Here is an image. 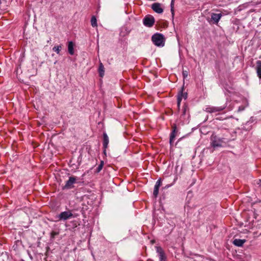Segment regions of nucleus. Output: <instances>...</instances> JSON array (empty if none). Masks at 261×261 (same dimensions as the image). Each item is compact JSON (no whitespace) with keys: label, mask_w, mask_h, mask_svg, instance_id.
<instances>
[{"label":"nucleus","mask_w":261,"mask_h":261,"mask_svg":"<svg viewBox=\"0 0 261 261\" xmlns=\"http://www.w3.org/2000/svg\"><path fill=\"white\" fill-rule=\"evenodd\" d=\"M151 40L154 45L157 46H163L165 44V39L164 36L160 33H155L152 35Z\"/></svg>","instance_id":"f257e3e1"},{"label":"nucleus","mask_w":261,"mask_h":261,"mask_svg":"<svg viewBox=\"0 0 261 261\" xmlns=\"http://www.w3.org/2000/svg\"><path fill=\"white\" fill-rule=\"evenodd\" d=\"M211 145L213 147H221L225 143L224 138H220L214 134L211 136Z\"/></svg>","instance_id":"f03ea898"},{"label":"nucleus","mask_w":261,"mask_h":261,"mask_svg":"<svg viewBox=\"0 0 261 261\" xmlns=\"http://www.w3.org/2000/svg\"><path fill=\"white\" fill-rule=\"evenodd\" d=\"M74 216L70 211L63 212L56 216V221L66 220Z\"/></svg>","instance_id":"7ed1b4c3"},{"label":"nucleus","mask_w":261,"mask_h":261,"mask_svg":"<svg viewBox=\"0 0 261 261\" xmlns=\"http://www.w3.org/2000/svg\"><path fill=\"white\" fill-rule=\"evenodd\" d=\"M184 86L180 89L177 94V108L178 110L180 109V102L182 98L186 99L188 97L187 92H184Z\"/></svg>","instance_id":"20e7f679"},{"label":"nucleus","mask_w":261,"mask_h":261,"mask_svg":"<svg viewBox=\"0 0 261 261\" xmlns=\"http://www.w3.org/2000/svg\"><path fill=\"white\" fill-rule=\"evenodd\" d=\"M143 21L145 26L150 28L153 25L155 19L152 15H148L144 17Z\"/></svg>","instance_id":"39448f33"},{"label":"nucleus","mask_w":261,"mask_h":261,"mask_svg":"<svg viewBox=\"0 0 261 261\" xmlns=\"http://www.w3.org/2000/svg\"><path fill=\"white\" fill-rule=\"evenodd\" d=\"M158 254L159 261H167V257L163 249L160 246H155Z\"/></svg>","instance_id":"423d86ee"},{"label":"nucleus","mask_w":261,"mask_h":261,"mask_svg":"<svg viewBox=\"0 0 261 261\" xmlns=\"http://www.w3.org/2000/svg\"><path fill=\"white\" fill-rule=\"evenodd\" d=\"M225 107H214V106H207L205 108V111L209 113H219L223 111L225 109Z\"/></svg>","instance_id":"0eeeda50"},{"label":"nucleus","mask_w":261,"mask_h":261,"mask_svg":"<svg viewBox=\"0 0 261 261\" xmlns=\"http://www.w3.org/2000/svg\"><path fill=\"white\" fill-rule=\"evenodd\" d=\"M178 129L177 128L176 124L174 123L172 125V132L170 135V145L172 146L174 141V140L177 135Z\"/></svg>","instance_id":"6e6552de"},{"label":"nucleus","mask_w":261,"mask_h":261,"mask_svg":"<svg viewBox=\"0 0 261 261\" xmlns=\"http://www.w3.org/2000/svg\"><path fill=\"white\" fill-rule=\"evenodd\" d=\"M76 178L74 176H70L63 187V189H70L73 188V184L75 182Z\"/></svg>","instance_id":"1a4fd4ad"},{"label":"nucleus","mask_w":261,"mask_h":261,"mask_svg":"<svg viewBox=\"0 0 261 261\" xmlns=\"http://www.w3.org/2000/svg\"><path fill=\"white\" fill-rule=\"evenodd\" d=\"M152 9L159 14H161L163 12V9L161 7V4L158 3H154L151 5Z\"/></svg>","instance_id":"9d476101"},{"label":"nucleus","mask_w":261,"mask_h":261,"mask_svg":"<svg viewBox=\"0 0 261 261\" xmlns=\"http://www.w3.org/2000/svg\"><path fill=\"white\" fill-rule=\"evenodd\" d=\"M253 233L256 236L261 235V223L255 225L253 228Z\"/></svg>","instance_id":"9b49d317"},{"label":"nucleus","mask_w":261,"mask_h":261,"mask_svg":"<svg viewBox=\"0 0 261 261\" xmlns=\"http://www.w3.org/2000/svg\"><path fill=\"white\" fill-rule=\"evenodd\" d=\"M161 184H162V181H161V179H159V180H158V181H156V182L155 184V185L154 188V190H153V195L155 197H156L159 194V189L161 185Z\"/></svg>","instance_id":"f8f14e48"},{"label":"nucleus","mask_w":261,"mask_h":261,"mask_svg":"<svg viewBox=\"0 0 261 261\" xmlns=\"http://www.w3.org/2000/svg\"><path fill=\"white\" fill-rule=\"evenodd\" d=\"M222 16L221 14L212 13L211 15V19L214 23H218Z\"/></svg>","instance_id":"ddd939ff"},{"label":"nucleus","mask_w":261,"mask_h":261,"mask_svg":"<svg viewBox=\"0 0 261 261\" xmlns=\"http://www.w3.org/2000/svg\"><path fill=\"white\" fill-rule=\"evenodd\" d=\"M109 142V137L106 133H103V148L107 149Z\"/></svg>","instance_id":"4468645a"},{"label":"nucleus","mask_w":261,"mask_h":261,"mask_svg":"<svg viewBox=\"0 0 261 261\" xmlns=\"http://www.w3.org/2000/svg\"><path fill=\"white\" fill-rule=\"evenodd\" d=\"M257 76L261 79V61L258 60L256 62V66L255 68Z\"/></svg>","instance_id":"2eb2a0df"},{"label":"nucleus","mask_w":261,"mask_h":261,"mask_svg":"<svg viewBox=\"0 0 261 261\" xmlns=\"http://www.w3.org/2000/svg\"><path fill=\"white\" fill-rule=\"evenodd\" d=\"M246 242L245 240L241 239H234L233 241V244L238 247L242 246L244 243Z\"/></svg>","instance_id":"dca6fc26"},{"label":"nucleus","mask_w":261,"mask_h":261,"mask_svg":"<svg viewBox=\"0 0 261 261\" xmlns=\"http://www.w3.org/2000/svg\"><path fill=\"white\" fill-rule=\"evenodd\" d=\"M98 73L99 76L102 77L105 75V67L101 62L99 63L98 67Z\"/></svg>","instance_id":"f3484780"},{"label":"nucleus","mask_w":261,"mask_h":261,"mask_svg":"<svg viewBox=\"0 0 261 261\" xmlns=\"http://www.w3.org/2000/svg\"><path fill=\"white\" fill-rule=\"evenodd\" d=\"M74 44L72 41L68 42V50L70 55H73L74 54Z\"/></svg>","instance_id":"a211bd4d"},{"label":"nucleus","mask_w":261,"mask_h":261,"mask_svg":"<svg viewBox=\"0 0 261 261\" xmlns=\"http://www.w3.org/2000/svg\"><path fill=\"white\" fill-rule=\"evenodd\" d=\"M189 109L188 108V105L187 103H185L182 107V115L185 116L186 115L187 112L189 113Z\"/></svg>","instance_id":"6ab92c4d"},{"label":"nucleus","mask_w":261,"mask_h":261,"mask_svg":"<svg viewBox=\"0 0 261 261\" xmlns=\"http://www.w3.org/2000/svg\"><path fill=\"white\" fill-rule=\"evenodd\" d=\"M62 49V45H59L57 46H55L53 48V50L56 53H57L58 54H60V51Z\"/></svg>","instance_id":"aec40b11"},{"label":"nucleus","mask_w":261,"mask_h":261,"mask_svg":"<svg viewBox=\"0 0 261 261\" xmlns=\"http://www.w3.org/2000/svg\"><path fill=\"white\" fill-rule=\"evenodd\" d=\"M91 25L93 27H96L97 26V19L95 16H92L91 19Z\"/></svg>","instance_id":"412c9836"},{"label":"nucleus","mask_w":261,"mask_h":261,"mask_svg":"<svg viewBox=\"0 0 261 261\" xmlns=\"http://www.w3.org/2000/svg\"><path fill=\"white\" fill-rule=\"evenodd\" d=\"M103 165H104L103 162L101 161L100 164L98 165V166L97 167V168L96 169V172L97 173L99 172L101 170V169L103 168Z\"/></svg>","instance_id":"4be33fe9"},{"label":"nucleus","mask_w":261,"mask_h":261,"mask_svg":"<svg viewBox=\"0 0 261 261\" xmlns=\"http://www.w3.org/2000/svg\"><path fill=\"white\" fill-rule=\"evenodd\" d=\"M59 234L58 232H56L55 231H52L50 233V238L52 239L55 238V237Z\"/></svg>","instance_id":"5701e85b"},{"label":"nucleus","mask_w":261,"mask_h":261,"mask_svg":"<svg viewBox=\"0 0 261 261\" xmlns=\"http://www.w3.org/2000/svg\"><path fill=\"white\" fill-rule=\"evenodd\" d=\"M171 11L172 13V17H174V7H173V0H172L171 4Z\"/></svg>","instance_id":"b1692460"},{"label":"nucleus","mask_w":261,"mask_h":261,"mask_svg":"<svg viewBox=\"0 0 261 261\" xmlns=\"http://www.w3.org/2000/svg\"><path fill=\"white\" fill-rule=\"evenodd\" d=\"M188 72L186 70H184L182 71V75L184 78H186L188 76Z\"/></svg>","instance_id":"393cba45"},{"label":"nucleus","mask_w":261,"mask_h":261,"mask_svg":"<svg viewBox=\"0 0 261 261\" xmlns=\"http://www.w3.org/2000/svg\"><path fill=\"white\" fill-rule=\"evenodd\" d=\"M245 109V107L242 106L239 107L238 111L241 112L242 111H243Z\"/></svg>","instance_id":"a878e982"},{"label":"nucleus","mask_w":261,"mask_h":261,"mask_svg":"<svg viewBox=\"0 0 261 261\" xmlns=\"http://www.w3.org/2000/svg\"><path fill=\"white\" fill-rule=\"evenodd\" d=\"M103 153L105 154H106V149L103 148Z\"/></svg>","instance_id":"bb28decb"},{"label":"nucleus","mask_w":261,"mask_h":261,"mask_svg":"<svg viewBox=\"0 0 261 261\" xmlns=\"http://www.w3.org/2000/svg\"><path fill=\"white\" fill-rule=\"evenodd\" d=\"M259 182H261V180H260Z\"/></svg>","instance_id":"cd10ccee"},{"label":"nucleus","mask_w":261,"mask_h":261,"mask_svg":"<svg viewBox=\"0 0 261 261\" xmlns=\"http://www.w3.org/2000/svg\"><path fill=\"white\" fill-rule=\"evenodd\" d=\"M259 182H261V180H260Z\"/></svg>","instance_id":"c85d7f7f"}]
</instances>
